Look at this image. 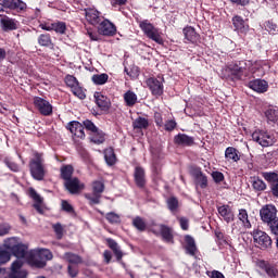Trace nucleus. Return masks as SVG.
Listing matches in <instances>:
<instances>
[{
    "instance_id": "nucleus-14",
    "label": "nucleus",
    "mask_w": 278,
    "mask_h": 278,
    "mask_svg": "<svg viewBox=\"0 0 278 278\" xmlns=\"http://www.w3.org/2000/svg\"><path fill=\"white\" fill-rule=\"evenodd\" d=\"M0 26L2 31H15L21 26V23L15 18L4 15L0 20Z\"/></svg>"
},
{
    "instance_id": "nucleus-26",
    "label": "nucleus",
    "mask_w": 278,
    "mask_h": 278,
    "mask_svg": "<svg viewBox=\"0 0 278 278\" xmlns=\"http://www.w3.org/2000/svg\"><path fill=\"white\" fill-rule=\"evenodd\" d=\"M186 42H199V34H197V30L192 26H187L182 30Z\"/></svg>"
},
{
    "instance_id": "nucleus-36",
    "label": "nucleus",
    "mask_w": 278,
    "mask_h": 278,
    "mask_svg": "<svg viewBox=\"0 0 278 278\" xmlns=\"http://www.w3.org/2000/svg\"><path fill=\"white\" fill-rule=\"evenodd\" d=\"M238 218L242 222V225L245 229H251V220H249V213L247 210H239Z\"/></svg>"
},
{
    "instance_id": "nucleus-24",
    "label": "nucleus",
    "mask_w": 278,
    "mask_h": 278,
    "mask_svg": "<svg viewBox=\"0 0 278 278\" xmlns=\"http://www.w3.org/2000/svg\"><path fill=\"white\" fill-rule=\"evenodd\" d=\"M174 142L178 147H192L194 144V138L186 134H178L174 137Z\"/></svg>"
},
{
    "instance_id": "nucleus-49",
    "label": "nucleus",
    "mask_w": 278,
    "mask_h": 278,
    "mask_svg": "<svg viewBox=\"0 0 278 278\" xmlns=\"http://www.w3.org/2000/svg\"><path fill=\"white\" fill-rule=\"evenodd\" d=\"M65 84L66 86H68V88H71V90L73 88H75L76 86H79V81L77 80V78L73 75H67L65 77Z\"/></svg>"
},
{
    "instance_id": "nucleus-17",
    "label": "nucleus",
    "mask_w": 278,
    "mask_h": 278,
    "mask_svg": "<svg viewBox=\"0 0 278 278\" xmlns=\"http://www.w3.org/2000/svg\"><path fill=\"white\" fill-rule=\"evenodd\" d=\"M258 267L261 270H264L266 273L267 277L269 278H278V269L275 264L268 262V261H260Z\"/></svg>"
},
{
    "instance_id": "nucleus-32",
    "label": "nucleus",
    "mask_w": 278,
    "mask_h": 278,
    "mask_svg": "<svg viewBox=\"0 0 278 278\" xmlns=\"http://www.w3.org/2000/svg\"><path fill=\"white\" fill-rule=\"evenodd\" d=\"M124 101L128 108H134L138 103V96L134 91L128 90L124 93Z\"/></svg>"
},
{
    "instance_id": "nucleus-55",
    "label": "nucleus",
    "mask_w": 278,
    "mask_h": 278,
    "mask_svg": "<svg viewBox=\"0 0 278 278\" xmlns=\"http://www.w3.org/2000/svg\"><path fill=\"white\" fill-rule=\"evenodd\" d=\"M10 260V253L5 250H0V266L1 264H8Z\"/></svg>"
},
{
    "instance_id": "nucleus-13",
    "label": "nucleus",
    "mask_w": 278,
    "mask_h": 278,
    "mask_svg": "<svg viewBox=\"0 0 278 278\" xmlns=\"http://www.w3.org/2000/svg\"><path fill=\"white\" fill-rule=\"evenodd\" d=\"M98 33L101 36H115L116 35V25L110 22V20L100 21L98 26Z\"/></svg>"
},
{
    "instance_id": "nucleus-10",
    "label": "nucleus",
    "mask_w": 278,
    "mask_h": 278,
    "mask_svg": "<svg viewBox=\"0 0 278 278\" xmlns=\"http://www.w3.org/2000/svg\"><path fill=\"white\" fill-rule=\"evenodd\" d=\"M34 105L38 109V112H40L42 116H51L53 114V105L40 97L34 98Z\"/></svg>"
},
{
    "instance_id": "nucleus-9",
    "label": "nucleus",
    "mask_w": 278,
    "mask_h": 278,
    "mask_svg": "<svg viewBox=\"0 0 278 278\" xmlns=\"http://www.w3.org/2000/svg\"><path fill=\"white\" fill-rule=\"evenodd\" d=\"M154 236H162L165 242H173V229L166 225H154L151 228Z\"/></svg>"
},
{
    "instance_id": "nucleus-47",
    "label": "nucleus",
    "mask_w": 278,
    "mask_h": 278,
    "mask_svg": "<svg viewBox=\"0 0 278 278\" xmlns=\"http://www.w3.org/2000/svg\"><path fill=\"white\" fill-rule=\"evenodd\" d=\"M105 218L109 223H111V225H118V223H121V215L114 213V212H110L105 215Z\"/></svg>"
},
{
    "instance_id": "nucleus-21",
    "label": "nucleus",
    "mask_w": 278,
    "mask_h": 278,
    "mask_svg": "<svg viewBox=\"0 0 278 278\" xmlns=\"http://www.w3.org/2000/svg\"><path fill=\"white\" fill-rule=\"evenodd\" d=\"M249 88L251 90H254V92H258L263 94V92H268V81L264 79H254L248 84Z\"/></svg>"
},
{
    "instance_id": "nucleus-30",
    "label": "nucleus",
    "mask_w": 278,
    "mask_h": 278,
    "mask_svg": "<svg viewBox=\"0 0 278 278\" xmlns=\"http://www.w3.org/2000/svg\"><path fill=\"white\" fill-rule=\"evenodd\" d=\"M135 181L138 188H144L147 180L144 179V169L142 167L135 168Z\"/></svg>"
},
{
    "instance_id": "nucleus-62",
    "label": "nucleus",
    "mask_w": 278,
    "mask_h": 278,
    "mask_svg": "<svg viewBox=\"0 0 278 278\" xmlns=\"http://www.w3.org/2000/svg\"><path fill=\"white\" fill-rule=\"evenodd\" d=\"M175 127H177V122H175L173 119L166 122V124H165L166 131H173V129H175Z\"/></svg>"
},
{
    "instance_id": "nucleus-16",
    "label": "nucleus",
    "mask_w": 278,
    "mask_h": 278,
    "mask_svg": "<svg viewBox=\"0 0 278 278\" xmlns=\"http://www.w3.org/2000/svg\"><path fill=\"white\" fill-rule=\"evenodd\" d=\"M191 175L195 181V186H200L202 190H204V188H207V176L203 174L201 167H193L191 169Z\"/></svg>"
},
{
    "instance_id": "nucleus-7",
    "label": "nucleus",
    "mask_w": 278,
    "mask_h": 278,
    "mask_svg": "<svg viewBox=\"0 0 278 278\" xmlns=\"http://www.w3.org/2000/svg\"><path fill=\"white\" fill-rule=\"evenodd\" d=\"M105 190V184L101 180L92 182V193H85V199L89 201V205H99L101 203V194Z\"/></svg>"
},
{
    "instance_id": "nucleus-19",
    "label": "nucleus",
    "mask_w": 278,
    "mask_h": 278,
    "mask_svg": "<svg viewBox=\"0 0 278 278\" xmlns=\"http://www.w3.org/2000/svg\"><path fill=\"white\" fill-rule=\"evenodd\" d=\"M85 18L89 25L94 27L101 23V13L97 9H85Z\"/></svg>"
},
{
    "instance_id": "nucleus-42",
    "label": "nucleus",
    "mask_w": 278,
    "mask_h": 278,
    "mask_svg": "<svg viewBox=\"0 0 278 278\" xmlns=\"http://www.w3.org/2000/svg\"><path fill=\"white\" fill-rule=\"evenodd\" d=\"M265 116L267 123H278V110L277 109H267L265 111Z\"/></svg>"
},
{
    "instance_id": "nucleus-63",
    "label": "nucleus",
    "mask_w": 278,
    "mask_h": 278,
    "mask_svg": "<svg viewBox=\"0 0 278 278\" xmlns=\"http://www.w3.org/2000/svg\"><path fill=\"white\" fill-rule=\"evenodd\" d=\"M10 225L0 226V236H8L10 233Z\"/></svg>"
},
{
    "instance_id": "nucleus-60",
    "label": "nucleus",
    "mask_w": 278,
    "mask_h": 278,
    "mask_svg": "<svg viewBox=\"0 0 278 278\" xmlns=\"http://www.w3.org/2000/svg\"><path fill=\"white\" fill-rule=\"evenodd\" d=\"M207 277L210 278H225V275H223V273L218 271V270H212V271H207L206 273Z\"/></svg>"
},
{
    "instance_id": "nucleus-15",
    "label": "nucleus",
    "mask_w": 278,
    "mask_h": 278,
    "mask_svg": "<svg viewBox=\"0 0 278 278\" xmlns=\"http://www.w3.org/2000/svg\"><path fill=\"white\" fill-rule=\"evenodd\" d=\"M2 7L4 10H14L15 12H25L27 10V3L23 0H2Z\"/></svg>"
},
{
    "instance_id": "nucleus-37",
    "label": "nucleus",
    "mask_w": 278,
    "mask_h": 278,
    "mask_svg": "<svg viewBox=\"0 0 278 278\" xmlns=\"http://www.w3.org/2000/svg\"><path fill=\"white\" fill-rule=\"evenodd\" d=\"M106 242L109 247L113 250V253L117 257V260H123V251H121L118 243H116L114 239H106Z\"/></svg>"
},
{
    "instance_id": "nucleus-64",
    "label": "nucleus",
    "mask_w": 278,
    "mask_h": 278,
    "mask_svg": "<svg viewBox=\"0 0 278 278\" xmlns=\"http://www.w3.org/2000/svg\"><path fill=\"white\" fill-rule=\"evenodd\" d=\"M270 190L273 195L278 198V181L270 185Z\"/></svg>"
},
{
    "instance_id": "nucleus-22",
    "label": "nucleus",
    "mask_w": 278,
    "mask_h": 278,
    "mask_svg": "<svg viewBox=\"0 0 278 278\" xmlns=\"http://www.w3.org/2000/svg\"><path fill=\"white\" fill-rule=\"evenodd\" d=\"M67 129L73 134V136H76V138H80L84 140L86 138V132L84 131V125L79 122H71L67 125Z\"/></svg>"
},
{
    "instance_id": "nucleus-20",
    "label": "nucleus",
    "mask_w": 278,
    "mask_h": 278,
    "mask_svg": "<svg viewBox=\"0 0 278 278\" xmlns=\"http://www.w3.org/2000/svg\"><path fill=\"white\" fill-rule=\"evenodd\" d=\"M232 25L235 27V31H238V34H247L249 31V23H247V21H244L240 15L232 17Z\"/></svg>"
},
{
    "instance_id": "nucleus-27",
    "label": "nucleus",
    "mask_w": 278,
    "mask_h": 278,
    "mask_svg": "<svg viewBox=\"0 0 278 278\" xmlns=\"http://www.w3.org/2000/svg\"><path fill=\"white\" fill-rule=\"evenodd\" d=\"M28 194L30 197L31 200L35 201L33 207H35V210L39 213L42 214V197H40V194H38V192H36V189L30 188L28 190Z\"/></svg>"
},
{
    "instance_id": "nucleus-46",
    "label": "nucleus",
    "mask_w": 278,
    "mask_h": 278,
    "mask_svg": "<svg viewBox=\"0 0 278 278\" xmlns=\"http://www.w3.org/2000/svg\"><path fill=\"white\" fill-rule=\"evenodd\" d=\"M21 243L18 242V238L12 237L4 241L5 249H9V251H12L13 249H16L17 245Z\"/></svg>"
},
{
    "instance_id": "nucleus-59",
    "label": "nucleus",
    "mask_w": 278,
    "mask_h": 278,
    "mask_svg": "<svg viewBox=\"0 0 278 278\" xmlns=\"http://www.w3.org/2000/svg\"><path fill=\"white\" fill-rule=\"evenodd\" d=\"M271 233L278 236V217L268 225Z\"/></svg>"
},
{
    "instance_id": "nucleus-40",
    "label": "nucleus",
    "mask_w": 278,
    "mask_h": 278,
    "mask_svg": "<svg viewBox=\"0 0 278 278\" xmlns=\"http://www.w3.org/2000/svg\"><path fill=\"white\" fill-rule=\"evenodd\" d=\"M252 188L256 192H263V190H266V182H264V180H262L260 177H254L252 179Z\"/></svg>"
},
{
    "instance_id": "nucleus-53",
    "label": "nucleus",
    "mask_w": 278,
    "mask_h": 278,
    "mask_svg": "<svg viewBox=\"0 0 278 278\" xmlns=\"http://www.w3.org/2000/svg\"><path fill=\"white\" fill-rule=\"evenodd\" d=\"M61 207L63 210V212H66L67 214H75V208L73 207V205L71 203H68V201L63 200L61 203Z\"/></svg>"
},
{
    "instance_id": "nucleus-35",
    "label": "nucleus",
    "mask_w": 278,
    "mask_h": 278,
    "mask_svg": "<svg viewBox=\"0 0 278 278\" xmlns=\"http://www.w3.org/2000/svg\"><path fill=\"white\" fill-rule=\"evenodd\" d=\"M104 159L108 166H114V164H116V154L114 153V149L109 148L104 150Z\"/></svg>"
},
{
    "instance_id": "nucleus-56",
    "label": "nucleus",
    "mask_w": 278,
    "mask_h": 278,
    "mask_svg": "<svg viewBox=\"0 0 278 278\" xmlns=\"http://www.w3.org/2000/svg\"><path fill=\"white\" fill-rule=\"evenodd\" d=\"M212 177L215 184H220L222 181H225V175L220 172H213Z\"/></svg>"
},
{
    "instance_id": "nucleus-12",
    "label": "nucleus",
    "mask_w": 278,
    "mask_h": 278,
    "mask_svg": "<svg viewBox=\"0 0 278 278\" xmlns=\"http://www.w3.org/2000/svg\"><path fill=\"white\" fill-rule=\"evenodd\" d=\"M148 88L153 97H162L164 94V84L155 77H150L146 80Z\"/></svg>"
},
{
    "instance_id": "nucleus-5",
    "label": "nucleus",
    "mask_w": 278,
    "mask_h": 278,
    "mask_svg": "<svg viewBox=\"0 0 278 278\" xmlns=\"http://www.w3.org/2000/svg\"><path fill=\"white\" fill-rule=\"evenodd\" d=\"M252 140L260 144V147H273L277 142L275 135L267 130L256 129L252 134Z\"/></svg>"
},
{
    "instance_id": "nucleus-43",
    "label": "nucleus",
    "mask_w": 278,
    "mask_h": 278,
    "mask_svg": "<svg viewBox=\"0 0 278 278\" xmlns=\"http://www.w3.org/2000/svg\"><path fill=\"white\" fill-rule=\"evenodd\" d=\"M262 177L265 181H268L270 186H273V184H277L278 181V174L275 172H263Z\"/></svg>"
},
{
    "instance_id": "nucleus-38",
    "label": "nucleus",
    "mask_w": 278,
    "mask_h": 278,
    "mask_svg": "<svg viewBox=\"0 0 278 278\" xmlns=\"http://www.w3.org/2000/svg\"><path fill=\"white\" fill-rule=\"evenodd\" d=\"M74 168L72 165H63L61 167V179H64V181H68L71 177H73Z\"/></svg>"
},
{
    "instance_id": "nucleus-58",
    "label": "nucleus",
    "mask_w": 278,
    "mask_h": 278,
    "mask_svg": "<svg viewBox=\"0 0 278 278\" xmlns=\"http://www.w3.org/2000/svg\"><path fill=\"white\" fill-rule=\"evenodd\" d=\"M266 29L273 36H277V34H278L277 25H275V24H273L270 22H267Z\"/></svg>"
},
{
    "instance_id": "nucleus-2",
    "label": "nucleus",
    "mask_w": 278,
    "mask_h": 278,
    "mask_svg": "<svg viewBox=\"0 0 278 278\" xmlns=\"http://www.w3.org/2000/svg\"><path fill=\"white\" fill-rule=\"evenodd\" d=\"M29 170L36 181H42L47 176V165H45V157L42 153L35 152L34 159L29 162Z\"/></svg>"
},
{
    "instance_id": "nucleus-33",
    "label": "nucleus",
    "mask_w": 278,
    "mask_h": 278,
    "mask_svg": "<svg viewBox=\"0 0 278 278\" xmlns=\"http://www.w3.org/2000/svg\"><path fill=\"white\" fill-rule=\"evenodd\" d=\"M90 140L94 144H103V142H105V132L98 129L94 132H91Z\"/></svg>"
},
{
    "instance_id": "nucleus-41",
    "label": "nucleus",
    "mask_w": 278,
    "mask_h": 278,
    "mask_svg": "<svg viewBox=\"0 0 278 278\" xmlns=\"http://www.w3.org/2000/svg\"><path fill=\"white\" fill-rule=\"evenodd\" d=\"M132 127L134 129H147V127H149V119L144 117H137L132 122Z\"/></svg>"
},
{
    "instance_id": "nucleus-48",
    "label": "nucleus",
    "mask_w": 278,
    "mask_h": 278,
    "mask_svg": "<svg viewBox=\"0 0 278 278\" xmlns=\"http://www.w3.org/2000/svg\"><path fill=\"white\" fill-rule=\"evenodd\" d=\"M84 127L87 129V131H89V136L91 134H94L96 131H98V127L94 125V123H92V121L90 119H86L83 122Z\"/></svg>"
},
{
    "instance_id": "nucleus-4",
    "label": "nucleus",
    "mask_w": 278,
    "mask_h": 278,
    "mask_svg": "<svg viewBox=\"0 0 278 278\" xmlns=\"http://www.w3.org/2000/svg\"><path fill=\"white\" fill-rule=\"evenodd\" d=\"M139 27L141 31H143L144 36L150 40H153L157 45H162V42H164L160 28H155L149 20L139 21Z\"/></svg>"
},
{
    "instance_id": "nucleus-39",
    "label": "nucleus",
    "mask_w": 278,
    "mask_h": 278,
    "mask_svg": "<svg viewBox=\"0 0 278 278\" xmlns=\"http://www.w3.org/2000/svg\"><path fill=\"white\" fill-rule=\"evenodd\" d=\"M108 79H110L108 74H94L91 77V81H93L96 86H103L104 84H108Z\"/></svg>"
},
{
    "instance_id": "nucleus-31",
    "label": "nucleus",
    "mask_w": 278,
    "mask_h": 278,
    "mask_svg": "<svg viewBox=\"0 0 278 278\" xmlns=\"http://www.w3.org/2000/svg\"><path fill=\"white\" fill-rule=\"evenodd\" d=\"M240 152L238 151V149L233 148V147H228L225 151V157L226 160L232 161V162H240Z\"/></svg>"
},
{
    "instance_id": "nucleus-3",
    "label": "nucleus",
    "mask_w": 278,
    "mask_h": 278,
    "mask_svg": "<svg viewBox=\"0 0 278 278\" xmlns=\"http://www.w3.org/2000/svg\"><path fill=\"white\" fill-rule=\"evenodd\" d=\"M49 260H53V253L51 251L47 249L31 250L29 266L45 268Z\"/></svg>"
},
{
    "instance_id": "nucleus-6",
    "label": "nucleus",
    "mask_w": 278,
    "mask_h": 278,
    "mask_svg": "<svg viewBox=\"0 0 278 278\" xmlns=\"http://www.w3.org/2000/svg\"><path fill=\"white\" fill-rule=\"evenodd\" d=\"M252 236L255 247H257V249H261V251H266L267 249H270V247H273V239L265 231L254 229L252 231Z\"/></svg>"
},
{
    "instance_id": "nucleus-1",
    "label": "nucleus",
    "mask_w": 278,
    "mask_h": 278,
    "mask_svg": "<svg viewBox=\"0 0 278 278\" xmlns=\"http://www.w3.org/2000/svg\"><path fill=\"white\" fill-rule=\"evenodd\" d=\"M270 71V64L266 61H236L224 70L226 79L247 81L252 77H264Z\"/></svg>"
},
{
    "instance_id": "nucleus-29",
    "label": "nucleus",
    "mask_w": 278,
    "mask_h": 278,
    "mask_svg": "<svg viewBox=\"0 0 278 278\" xmlns=\"http://www.w3.org/2000/svg\"><path fill=\"white\" fill-rule=\"evenodd\" d=\"M185 241H186V251L189 255H191L192 257H194V255H197V243L194 242V238L190 237V235H187L185 237Z\"/></svg>"
},
{
    "instance_id": "nucleus-11",
    "label": "nucleus",
    "mask_w": 278,
    "mask_h": 278,
    "mask_svg": "<svg viewBox=\"0 0 278 278\" xmlns=\"http://www.w3.org/2000/svg\"><path fill=\"white\" fill-rule=\"evenodd\" d=\"M260 214L263 223H266L267 225H269L275 219H277V207H275V205H265L260 211Z\"/></svg>"
},
{
    "instance_id": "nucleus-44",
    "label": "nucleus",
    "mask_w": 278,
    "mask_h": 278,
    "mask_svg": "<svg viewBox=\"0 0 278 278\" xmlns=\"http://www.w3.org/2000/svg\"><path fill=\"white\" fill-rule=\"evenodd\" d=\"M132 225L138 231H144L147 229V222L140 216L132 219Z\"/></svg>"
},
{
    "instance_id": "nucleus-51",
    "label": "nucleus",
    "mask_w": 278,
    "mask_h": 278,
    "mask_svg": "<svg viewBox=\"0 0 278 278\" xmlns=\"http://www.w3.org/2000/svg\"><path fill=\"white\" fill-rule=\"evenodd\" d=\"M54 233L58 238V240H62V238L64 237V227H62V224L56 223L52 226Z\"/></svg>"
},
{
    "instance_id": "nucleus-8",
    "label": "nucleus",
    "mask_w": 278,
    "mask_h": 278,
    "mask_svg": "<svg viewBox=\"0 0 278 278\" xmlns=\"http://www.w3.org/2000/svg\"><path fill=\"white\" fill-rule=\"evenodd\" d=\"M11 253H13V255L15 257H17L16 261L14 262H21L22 266H23V260H25L27 262V264H29L30 260H31V250L29 251L27 245L20 243L17 247H15Z\"/></svg>"
},
{
    "instance_id": "nucleus-54",
    "label": "nucleus",
    "mask_w": 278,
    "mask_h": 278,
    "mask_svg": "<svg viewBox=\"0 0 278 278\" xmlns=\"http://www.w3.org/2000/svg\"><path fill=\"white\" fill-rule=\"evenodd\" d=\"M67 273L70 277L75 278L77 275H79V266L77 265H68L67 266Z\"/></svg>"
},
{
    "instance_id": "nucleus-50",
    "label": "nucleus",
    "mask_w": 278,
    "mask_h": 278,
    "mask_svg": "<svg viewBox=\"0 0 278 278\" xmlns=\"http://www.w3.org/2000/svg\"><path fill=\"white\" fill-rule=\"evenodd\" d=\"M167 207L170 212H176L177 207H179V200L175 197L169 198L167 200Z\"/></svg>"
},
{
    "instance_id": "nucleus-28",
    "label": "nucleus",
    "mask_w": 278,
    "mask_h": 278,
    "mask_svg": "<svg viewBox=\"0 0 278 278\" xmlns=\"http://www.w3.org/2000/svg\"><path fill=\"white\" fill-rule=\"evenodd\" d=\"M37 41L40 47H48V49H52V51L55 50V45L53 43V40L51 39L50 34L39 35Z\"/></svg>"
},
{
    "instance_id": "nucleus-61",
    "label": "nucleus",
    "mask_w": 278,
    "mask_h": 278,
    "mask_svg": "<svg viewBox=\"0 0 278 278\" xmlns=\"http://www.w3.org/2000/svg\"><path fill=\"white\" fill-rule=\"evenodd\" d=\"M179 223H180L181 229H184V231H188V227H190V223L188 222V218L180 217Z\"/></svg>"
},
{
    "instance_id": "nucleus-25",
    "label": "nucleus",
    "mask_w": 278,
    "mask_h": 278,
    "mask_svg": "<svg viewBox=\"0 0 278 278\" xmlns=\"http://www.w3.org/2000/svg\"><path fill=\"white\" fill-rule=\"evenodd\" d=\"M217 212L226 223H233L235 215L233 211H231V206L222 205L217 208Z\"/></svg>"
},
{
    "instance_id": "nucleus-23",
    "label": "nucleus",
    "mask_w": 278,
    "mask_h": 278,
    "mask_svg": "<svg viewBox=\"0 0 278 278\" xmlns=\"http://www.w3.org/2000/svg\"><path fill=\"white\" fill-rule=\"evenodd\" d=\"M94 99H96V104L98 105V108H100V110H102L103 112H108V110H110L112 102H110V99L105 97L103 93L96 92Z\"/></svg>"
},
{
    "instance_id": "nucleus-34",
    "label": "nucleus",
    "mask_w": 278,
    "mask_h": 278,
    "mask_svg": "<svg viewBox=\"0 0 278 278\" xmlns=\"http://www.w3.org/2000/svg\"><path fill=\"white\" fill-rule=\"evenodd\" d=\"M64 258L66 262H68L70 266H78V264H81L84 260H81V256L77 254H73L71 252L64 254Z\"/></svg>"
},
{
    "instance_id": "nucleus-57",
    "label": "nucleus",
    "mask_w": 278,
    "mask_h": 278,
    "mask_svg": "<svg viewBox=\"0 0 278 278\" xmlns=\"http://www.w3.org/2000/svg\"><path fill=\"white\" fill-rule=\"evenodd\" d=\"M4 164L5 166H8V168H10V170H13V173H17L18 165L16 163L10 161V159H5Z\"/></svg>"
},
{
    "instance_id": "nucleus-18",
    "label": "nucleus",
    "mask_w": 278,
    "mask_h": 278,
    "mask_svg": "<svg viewBox=\"0 0 278 278\" xmlns=\"http://www.w3.org/2000/svg\"><path fill=\"white\" fill-rule=\"evenodd\" d=\"M65 188L71 194H78L84 190L85 186L79 181V178H70L65 181Z\"/></svg>"
},
{
    "instance_id": "nucleus-45",
    "label": "nucleus",
    "mask_w": 278,
    "mask_h": 278,
    "mask_svg": "<svg viewBox=\"0 0 278 278\" xmlns=\"http://www.w3.org/2000/svg\"><path fill=\"white\" fill-rule=\"evenodd\" d=\"M52 31H55L56 34H66V23L64 22L52 23Z\"/></svg>"
},
{
    "instance_id": "nucleus-52",
    "label": "nucleus",
    "mask_w": 278,
    "mask_h": 278,
    "mask_svg": "<svg viewBox=\"0 0 278 278\" xmlns=\"http://www.w3.org/2000/svg\"><path fill=\"white\" fill-rule=\"evenodd\" d=\"M72 92L75 97H78V99H86V93L84 92V89L79 86V84L76 87L72 88Z\"/></svg>"
}]
</instances>
